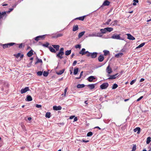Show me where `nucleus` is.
Returning a JSON list of instances; mask_svg holds the SVG:
<instances>
[{"instance_id": "29", "label": "nucleus", "mask_w": 151, "mask_h": 151, "mask_svg": "<svg viewBox=\"0 0 151 151\" xmlns=\"http://www.w3.org/2000/svg\"><path fill=\"white\" fill-rule=\"evenodd\" d=\"M78 71V68H75L74 70L73 74L76 75L77 74Z\"/></svg>"}, {"instance_id": "21", "label": "nucleus", "mask_w": 151, "mask_h": 151, "mask_svg": "<svg viewBox=\"0 0 151 151\" xmlns=\"http://www.w3.org/2000/svg\"><path fill=\"white\" fill-rule=\"evenodd\" d=\"M16 44L17 45H16V46H18L19 48L20 49L23 48L24 46V45L23 43H21L20 44Z\"/></svg>"}, {"instance_id": "20", "label": "nucleus", "mask_w": 151, "mask_h": 151, "mask_svg": "<svg viewBox=\"0 0 151 151\" xmlns=\"http://www.w3.org/2000/svg\"><path fill=\"white\" fill-rule=\"evenodd\" d=\"M111 21V19H109L107 20V21L104 24V25H108L109 24L110 25L111 24V23H110V22Z\"/></svg>"}, {"instance_id": "18", "label": "nucleus", "mask_w": 151, "mask_h": 151, "mask_svg": "<svg viewBox=\"0 0 151 151\" xmlns=\"http://www.w3.org/2000/svg\"><path fill=\"white\" fill-rule=\"evenodd\" d=\"M64 54L62 53L61 52H59L57 54L56 56L57 57L59 58L60 59H61L63 58L62 56L64 55Z\"/></svg>"}, {"instance_id": "61", "label": "nucleus", "mask_w": 151, "mask_h": 151, "mask_svg": "<svg viewBox=\"0 0 151 151\" xmlns=\"http://www.w3.org/2000/svg\"><path fill=\"white\" fill-rule=\"evenodd\" d=\"M77 120H78V119L77 117H75L74 118V121H77Z\"/></svg>"}, {"instance_id": "53", "label": "nucleus", "mask_w": 151, "mask_h": 151, "mask_svg": "<svg viewBox=\"0 0 151 151\" xmlns=\"http://www.w3.org/2000/svg\"><path fill=\"white\" fill-rule=\"evenodd\" d=\"M49 45V44L47 42L46 43V44H43V46H44L45 47H48V45Z\"/></svg>"}, {"instance_id": "47", "label": "nucleus", "mask_w": 151, "mask_h": 151, "mask_svg": "<svg viewBox=\"0 0 151 151\" xmlns=\"http://www.w3.org/2000/svg\"><path fill=\"white\" fill-rule=\"evenodd\" d=\"M42 63V61L41 59H38L37 60V61L35 63V64H36L37 63Z\"/></svg>"}, {"instance_id": "19", "label": "nucleus", "mask_w": 151, "mask_h": 151, "mask_svg": "<svg viewBox=\"0 0 151 151\" xmlns=\"http://www.w3.org/2000/svg\"><path fill=\"white\" fill-rule=\"evenodd\" d=\"M86 50L85 48H82L81 50L80 51L79 53L81 54L82 55H84L86 54V52L85 51Z\"/></svg>"}, {"instance_id": "51", "label": "nucleus", "mask_w": 151, "mask_h": 151, "mask_svg": "<svg viewBox=\"0 0 151 151\" xmlns=\"http://www.w3.org/2000/svg\"><path fill=\"white\" fill-rule=\"evenodd\" d=\"M67 89H68V88L67 87L66 88H65V89H64V96H65V97L66 96V93L67 92Z\"/></svg>"}, {"instance_id": "32", "label": "nucleus", "mask_w": 151, "mask_h": 151, "mask_svg": "<svg viewBox=\"0 0 151 151\" xmlns=\"http://www.w3.org/2000/svg\"><path fill=\"white\" fill-rule=\"evenodd\" d=\"M106 29V28H105L104 29H100V31L101 33L105 34L107 32L106 30L105 29Z\"/></svg>"}, {"instance_id": "58", "label": "nucleus", "mask_w": 151, "mask_h": 151, "mask_svg": "<svg viewBox=\"0 0 151 151\" xmlns=\"http://www.w3.org/2000/svg\"><path fill=\"white\" fill-rule=\"evenodd\" d=\"M82 141L83 142H88L89 141V140L86 141V140H84V139H82Z\"/></svg>"}, {"instance_id": "11", "label": "nucleus", "mask_w": 151, "mask_h": 151, "mask_svg": "<svg viewBox=\"0 0 151 151\" xmlns=\"http://www.w3.org/2000/svg\"><path fill=\"white\" fill-rule=\"evenodd\" d=\"M127 38L129 40H133L135 39V37L130 34H127Z\"/></svg>"}, {"instance_id": "36", "label": "nucleus", "mask_w": 151, "mask_h": 151, "mask_svg": "<svg viewBox=\"0 0 151 151\" xmlns=\"http://www.w3.org/2000/svg\"><path fill=\"white\" fill-rule=\"evenodd\" d=\"M71 50L66 51L65 52V55H68L71 54Z\"/></svg>"}, {"instance_id": "3", "label": "nucleus", "mask_w": 151, "mask_h": 151, "mask_svg": "<svg viewBox=\"0 0 151 151\" xmlns=\"http://www.w3.org/2000/svg\"><path fill=\"white\" fill-rule=\"evenodd\" d=\"M45 35L38 36L35 38V40L37 42L40 40H43L45 38Z\"/></svg>"}, {"instance_id": "37", "label": "nucleus", "mask_w": 151, "mask_h": 151, "mask_svg": "<svg viewBox=\"0 0 151 151\" xmlns=\"http://www.w3.org/2000/svg\"><path fill=\"white\" fill-rule=\"evenodd\" d=\"M145 42H143V43H141V44H140V45H139L137 47H136V48L137 49L138 48H139L141 47H142L143 46L145 45Z\"/></svg>"}, {"instance_id": "27", "label": "nucleus", "mask_w": 151, "mask_h": 151, "mask_svg": "<svg viewBox=\"0 0 151 151\" xmlns=\"http://www.w3.org/2000/svg\"><path fill=\"white\" fill-rule=\"evenodd\" d=\"M87 86L89 87L91 89H93L95 88V85L94 84H89Z\"/></svg>"}, {"instance_id": "4", "label": "nucleus", "mask_w": 151, "mask_h": 151, "mask_svg": "<svg viewBox=\"0 0 151 151\" xmlns=\"http://www.w3.org/2000/svg\"><path fill=\"white\" fill-rule=\"evenodd\" d=\"M29 90V87H27L24 88L22 89L20 91V92L21 94H23Z\"/></svg>"}, {"instance_id": "15", "label": "nucleus", "mask_w": 151, "mask_h": 151, "mask_svg": "<svg viewBox=\"0 0 151 151\" xmlns=\"http://www.w3.org/2000/svg\"><path fill=\"white\" fill-rule=\"evenodd\" d=\"M95 79V78L93 76H90L88 78V80L90 82H92L93 80Z\"/></svg>"}, {"instance_id": "44", "label": "nucleus", "mask_w": 151, "mask_h": 151, "mask_svg": "<svg viewBox=\"0 0 151 151\" xmlns=\"http://www.w3.org/2000/svg\"><path fill=\"white\" fill-rule=\"evenodd\" d=\"M136 145H133V146L132 147V150L131 151H135L136 149Z\"/></svg>"}, {"instance_id": "30", "label": "nucleus", "mask_w": 151, "mask_h": 151, "mask_svg": "<svg viewBox=\"0 0 151 151\" xmlns=\"http://www.w3.org/2000/svg\"><path fill=\"white\" fill-rule=\"evenodd\" d=\"M103 52L104 53V55L105 56H106L108 55L109 54V52L107 50H104L103 51Z\"/></svg>"}, {"instance_id": "56", "label": "nucleus", "mask_w": 151, "mask_h": 151, "mask_svg": "<svg viewBox=\"0 0 151 151\" xmlns=\"http://www.w3.org/2000/svg\"><path fill=\"white\" fill-rule=\"evenodd\" d=\"M143 97V96H140L139 98L137 100V101H139Z\"/></svg>"}, {"instance_id": "10", "label": "nucleus", "mask_w": 151, "mask_h": 151, "mask_svg": "<svg viewBox=\"0 0 151 151\" xmlns=\"http://www.w3.org/2000/svg\"><path fill=\"white\" fill-rule=\"evenodd\" d=\"M104 59V55H100L98 57V60L100 62H102Z\"/></svg>"}, {"instance_id": "31", "label": "nucleus", "mask_w": 151, "mask_h": 151, "mask_svg": "<svg viewBox=\"0 0 151 151\" xmlns=\"http://www.w3.org/2000/svg\"><path fill=\"white\" fill-rule=\"evenodd\" d=\"M52 46L54 48L56 49L57 51L59 50V48L60 47V46L59 45H53Z\"/></svg>"}, {"instance_id": "46", "label": "nucleus", "mask_w": 151, "mask_h": 151, "mask_svg": "<svg viewBox=\"0 0 151 151\" xmlns=\"http://www.w3.org/2000/svg\"><path fill=\"white\" fill-rule=\"evenodd\" d=\"M37 75L38 76H41L42 74V72L41 71H38L37 73Z\"/></svg>"}, {"instance_id": "25", "label": "nucleus", "mask_w": 151, "mask_h": 151, "mask_svg": "<svg viewBox=\"0 0 151 151\" xmlns=\"http://www.w3.org/2000/svg\"><path fill=\"white\" fill-rule=\"evenodd\" d=\"M86 17V16H84L82 17H79L76 18L75 19H79L80 20L83 21Z\"/></svg>"}, {"instance_id": "43", "label": "nucleus", "mask_w": 151, "mask_h": 151, "mask_svg": "<svg viewBox=\"0 0 151 151\" xmlns=\"http://www.w3.org/2000/svg\"><path fill=\"white\" fill-rule=\"evenodd\" d=\"M48 75V72H46L45 71H44V72L43 73V75L44 76L46 77V76H47Z\"/></svg>"}, {"instance_id": "42", "label": "nucleus", "mask_w": 151, "mask_h": 151, "mask_svg": "<svg viewBox=\"0 0 151 151\" xmlns=\"http://www.w3.org/2000/svg\"><path fill=\"white\" fill-rule=\"evenodd\" d=\"M118 85L116 83L114 84L112 87V89H115L116 88L118 87Z\"/></svg>"}, {"instance_id": "2", "label": "nucleus", "mask_w": 151, "mask_h": 151, "mask_svg": "<svg viewBox=\"0 0 151 151\" xmlns=\"http://www.w3.org/2000/svg\"><path fill=\"white\" fill-rule=\"evenodd\" d=\"M108 86V83H103L100 86V87L101 89H104L107 88Z\"/></svg>"}, {"instance_id": "41", "label": "nucleus", "mask_w": 151, "mask_h": 151, "mask_svg": "<svg viewBox=\"0 0 151 151\" xmlns=\"http://www.w3.org/2000/svg\"><path fill=\"white\" fill-rule=\"evenodd\" d=\"M86 54H87L86 55V56L87 57H91V53L89 52L88 51H86Z\"/></svg>"}, {"instance_id": "35", "label": "nucleus", "mask_w": 151, "mask_h": 151, "mask_svg": "<svg viewBox=\"0 0 151 151\" xmlns=\"http://www.w3.org/2000/svg\"><path fill=\"white\" fill-rule=\"evenodd\" d=\"M85 86V85L83 84H78L77 86V87L78 88H83Z\"/></svg>"}, {"instance_id": "17", "label": "nucleus", "mask_w": 151, "mask_h": 151, "mask_svg": "<svg viewBox=\"0 0 151 151\" xmlns=\"http://www.w3.org/2000/svg\"><path fill=\"white\" fill-rule=\"evenodd\" d=\"M134 132H136L137 131V134H139L140 132V127H137L134 129Z\"/></svg>"}, {"instance_id": "63", "label": "nucleus", "mask_w": 151, "mask_h": 151, "mask_svg": "<svg viewBox=\"0 0 151 151\" xmlns=\"http://www.w3.org/2000/svg\"><path fill=\"white\" fill-rule=\"evenodd\" d=\"M74 55H75L74 53H72V55H71V58H73V56H74Z\"/></svg>"}, {"instance_id": "60", "label": "nucleus", "mask_w": 151, "mask_h": 151, "mask_svg": "<svg viewBox=\"0 0 151 151\" xmlns=\"http://www.w3.org/2000/svg\"><path fill=\"white\" fill-rule=\"evenodd\" d=\"M74 117H75V116H71L70 117V119H73V118H74Z\"/></svg>"}, {"instance_id": "62", "label": "nucleus", "mask_w": 151, "mask_h": 151, "mask_svg": "<svg viewBox=\"0 0 151 151\" xmlns=\"http://www.w3.org/2000/svg\"><path fill=\"white\" fill-rule=\"evenodd\" d=\"M13 10V8L9 9V11L8 12H11Z\"/></svg>"}, {"instance_id": "48", "label": "nucleus", "mask_w": 151, "mask_h": 151, "mask_svg": "<svg viewBox=\"0 0 151 151\" xmlns=\"http://www.w3.org/2000/svg\"><path fill=\"white\" fill-rule=\"evenodd\" d=\"M21 53H17V54H14V55L17 58H18L19 57Z\"/></svg>"}, {"instance_id": "39", "label": "nucleus", "mask_w": 151, "mask_h": 151, "mask_svg": "<svg viewBox=\"0 0 151 151\" xmlns=\"http://www.w3.org/2000/svg\"><path fill=\"white\" fill-rule=\"evenodd\" d=\"M6 14V12H2V13H1L0 12V19L2 18L3 16Z\"/></svg>"}, {"instance_id": "45", "label": "nucleus", "mask_w": 151, "mask_h": 151, "mask_svg": "<svg viewBox=\"0 0 151 151\" xmlns=\"http://www.w3.org/2000/svg\"><path fill=\"white\" fill-rule=\"evenodd\" d=\"M93 133L91 132H88L87 135V136L89 137L92 136L93 135Z\"/></svg>"}, {"instance_id": "54", "label": "nucleus", "mask_w": 151, "mask_h": 151, "mask_svg": "<svg viewBox=\"0 0 151 151\" xmlns=\"http://www.w3.org/2000/svg\"><path fill=\"white\" fill-rule=\"evenodd\" d=\"M77 63V61L76 60H75L73 62V64H72L73 66H75L76 65Z\"/></svg>"}, {"instance_id": "16", "label": "nucleus", "mask_w": 151, "mask_h": 151, "mask_svg": "<svg viewBox=\"0 0 151 151\" xmlns=\"http://www.w3.org/2000/svg\"><path fill=\"white\" fill-rule=\"evenodd\" d=\"M33 51L32 50H31L27 53V55L29 57H30L33 55Z\"/></svg>"}, {"instance_id": "13", "label": "nucleus", "mask_w": 151, "mask_h": 151, "mask_svg": "<svg viewBox=\"0 0 151 151\" xmlns=\"http://www.w3.org/2000/svg\"><path fill=\"white\" fill-rule=\"evenodd\" d=\"M27 101H31L32 100V97L29 95H27V98L25 99Z\"/></svg>"}, {"instance_id": "1", "label": "nucleus", "mask_w": 151, "mask_h": 151, "mask_svg": "<svg viewBox=\"0 0 151 151\" xmlns=\"http://www.w3.org/2000/svg\"><path fill=\"white\" fill-rule=\"evenodd\" d=\"M14 45H17L16 43L14 42L4 44H2L3 47L4 49H5L7 47H10Z\"/></svg>"}, {"instance_id": "26", "label": "nucleus", "mask_w": 151, "mask_h": 151, "mask_svg": "<svg viewBox=\"0 0 151 151\" xmlns=\"http://www.w3.org/2000/svg\"><path fill=\"white\" fill-rule=\"evenodd\" d=\"M118 21L117 20H115L111 22V24L112 26H115L117 25Z\"/></svg>"}, {"instance_id": "12", "label": "nucleus", "mask_w": 151, "mask_h": 151, "mask_svg": "<svg viewBox=\"0 0 151 151\" xmlns=\"http://www.w3.org/2000/svg\"><path fill=\"white\" fill-rule=\"evenodd\" d=\"M98 53L96 52H93L91 53V57L92 58H94L96 57Z\"/></svg>"}, {"instance_id": "40", "label": "nucleus", "mask_w": 151, "mask_h": 151, "mask_svg": "<svg viewBox=\"0 0 151 151\" xmlns=\"http://www.w3.org/2000/svg\"><path fill=\"white\" fill-rule=\"evenodd\" d=\"M151 141V138L150 137H148L147 138L146 141V143L147 144H149Z\"/></svg>"}, {"instance_id": "52", "label": "nucleus", "mask_w": 151, "mask_h": 151, "mask_svg": "<svg viewBox=\"0 0 151 151\" xmlns=\"http://www.w3.org/2000/svg\"><path fill=\"white\" fill-rule=\"evenodd\" d=\"M64 48L63 47H62L60 48V50L59 52H61L62 53L64 54V52H63Z\"/></svg>"}, {"instance_id": "57", "label": "nucleus", "mask_w": 151, "mask_h": 151, "mask_svg": "<svg viewBox=\"0 0 151 151\" xmlns=\"http://www.w3.org/2000/svg\"><path fill=\"white\" fill-rule=\"evenodd\" d=\"M36 107L37 108H40L42 107V106L41 105L36 104Z\"/></svg>"}, {"instance_id": "22", "label": "nucleus", "mask_w": 151, "mask_h": 151, "mask_svg": "<svg viewBox=\"0 0 151 151\" xmlns=\"http://www.w3.org/2000/svg\"><path fill=\"white\" fill-rule=\"evenodd\" d=\"M78 29V25L77 24L75 25H74L73 27V31H75L77 30Z\"/></svg>"}, {"instance_id": "33", "label": "nucleus", "mask_w": 151, "mask_h": 151, "mask_svg": "<svg viewBox=\"0 0 151 151\" xmlns=\"http://www.w3.org/2000/svg\"><path fill=\"white\" fill-rule=\"evenodd\" d=\"M65 70L63 69L60 70L57 73V74L58 75H60L62 74L64 72Z\"/></svg>"}, {"instance_id": "64", "label": "nucleus", "mask_w": 151, "mask_h": 151, "mask_svg": "<svg viewBox=\"0 0 151 151\" xmlns=\"http://www.w3.org/2000/svg\"><path fill=\"white\" fill-rule=\"evenodd\" d=\"M20 57L21 58H23V57H24V55H23L22 54V55H20Z\"/></svg>"}, {"instance_id": "7", "label": "nucleus", "mask_w": 151, "mask_h": 151, "mask_svg": "<svg viewBox=\"0 0 151 151\" xmlns=\"http://www.w3.org/2000/svg\"><path fill=\"white\" fill-rule=\"evenodd\" d=\"M118 75V73H116L114 75H108V76H110V77L108 78V80L114 79L116 78V76Z\"/></svg>"}, {"instance_id": "14", "label": "nucleus", "mask_w": 151, "mask_h": 151, "mask_svg": "<svg viewBox=\"0 0 151 151\" xmlns=\"http://www.w3.org/2000/svg\"><path fill=\"white\" fill-rule=\"evenodd\" d=\"M110 4V2L109 1L107 0H106L104 2L101 6H109V5Z\"/></svg>"}, {"instance_id": "5", "label": "nucleus", "mask_w": 151, "mask_h": 151, "mask_svg": "<svg viewBox=\"0 0 151 151\" xmlns=\"http://www.w3.org/2000/svg\"><path fill=\"white\" fill-rule=\"evenodd\" d=\"M111 38L116 40H121V37L120 35L114 34L111 37Z\"/></svg>"}, {"instance_id": "23", "label": "nucleus", "mask_w": 151, "mask_h": 151, "mask_svg": "<svg viewBox=\"0 0 151 151\" xmlns=\"http://www.w3.org/2000/svg\"><path fill=\"white\" fill-rule=\"evenodd\" d=\"M123 55V53H120L116 54L115 55V57L116 58H119V57H122Z\"/></svg>"}, {"instance_id": "9", "label": "nucleus", "mask_w": 151, "mask_h": 151, "mask_svg": "<svg viewBox=\"0 0 151 151\" xmlns=\"http://www.w3.org/2000/svg\"><path fill=\"white\" fill-rule=\"evenodd\" d=\"M53 108L54 110L58 111L61 110L62 107L60 106H53Z\"/></svg>"}, {"instance_id": "8", "label": "nucleus", "mask_w": 151, "mask_h": 151, "mask_svg": "<svg viewBox=\"0 0 151 151\" xmlns=\"http://www.w3.org/2000/svg\"><path fill=\"white\" fill-rule=\"evenodd\" d=\"M106 71L107 73L109 74H111L112 72V69L111 68H110L109 65L107 67V68L106 69Z\"/></svg>"}, {"instance_id": "24", "label": "nucleus", "mask_w": 151, "mask_h": 151, "mask_svg": "<svg viewBox=\"0 0 151 151\" xmlns=\"http://www.w3.org/2000/svg\"><path fill=\"white\" fill-rule=\"evenodd\" d=\"M106 29H105L106 30V32H110L111 31H112L113 30V28L112 27H106Z\"/></svg>"}, {"instance_id": "50", "label": "nucleus", "mask_w": 151, "mask_h": 151, "mask_svg": "<svg viewBox=\"0 0 151 151\" xmlns=\"http://www.w3.org/2000/svg\"><path fill=\"white\" fill-rule=\"evenodd\" d=\"M83 71H81V73L80 76L79 77H77V78H76L77 79H80L81 78V76L83 75Z\"/></svg>"}, {"instance_id": "6", "label": "nucleus", "mask_w": 151, "mask_h": 151, "mask_svg": "<svg viewBox=\"0 0 151 151\" xmlns=\"http://www.w3.org/2000/svg\"><path fill=\"white\" fill-rule=\"evenodd\" d=\"M63 33H56L54 35H53L52 36V38H57L58 37H61L62 36H63Z\"/></svg>"}, {"instance_id": "49", "label": "nucleus", "mask_w": 151, "mask_h": 151, "mask_svg": "<svg viewBox=\"0 0 151 151\" xmlns=\"http://www.w3.org/2000/svg\"><path fill=\"white\" fill-rule=\"evenodd\" d=\"M75 47L76 48H79L80 49L81 47V46L80 45H75Z\"/></svg>"}, {"instance_id": "38", "label": "nucleus", "mask_w": 151, "mask_h": 151, "mask_svg": "<svg viewBox=\"0 0 151 151\" xmlns=\"http://www.w3.org/2000/svg\"><path fill=\"white\" fill-rule=\"evenodd\" d=\"M50 112H47L45 114V117L47 118H50Z\"/></svg>"}, {"instance_id": "34", "label": "nucleus", "mask_w": 151, "mask_h": 151, "mask_svg": "<svg viewBox=\"0 0 151 151\" xmlns=\"http://www.w3.org/2000/svg\"><path fill=\"white\" fill-rule=\"evenodd\" d=\"M49 49L50 51L52 52H53L54 53H55L56 51H55V50L52 47H49Z\"/></svg>"}, {"instance_id": "28", "label": "nucleus", "mask_w": 151, "mask_h": 151, "mask_svg": "<svg viewBox=\"0 0 151 151\" xmlns=\"http://www.w3.org/2000/svg\"><path fill=\"white\" fill-rule=\"evenodd\" d=\"M85 33V31H83L80 32L78 35V37L79 38H81L84 34Z\"/></svg>"}, {"instance_id": "55", "label": "nucleus", "mask_w": 151, "mask_h": 151, "mask_svg": "<svg viewBox=\"0 0 151 151\" xmlns=\"http://www.w3.org/2000/svg\"><path fill=\"white\" fill-rule=\"evenodd\" d=\"M135 80H133L130 83V84L131 85H132L133 83H134V82H135Z\"/></svg>"}, {"instance_id": "59", "label": "nucleus", "mask_w": 151, "mask_h": 151, "mask_svg": "<svg viewBox=\"0 0 151 151\" xmlns=\"http://www.w3.org/2000/svg\"><path fill=\"white\" fill-rule=\"evenodd\" d=\"M145 79L144 78H142L141 79L140 81V82H143L144 81Z\"/></svg>"}]
</instances>
